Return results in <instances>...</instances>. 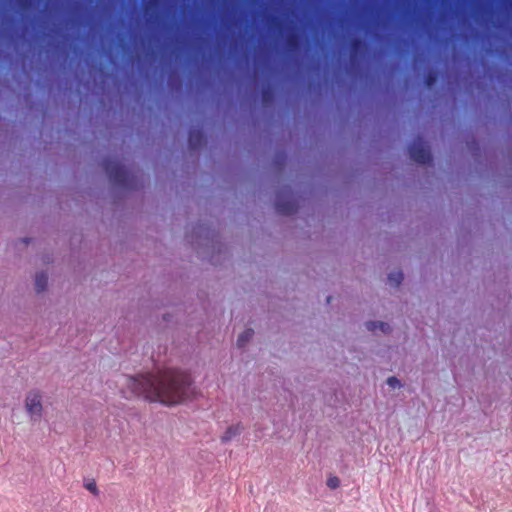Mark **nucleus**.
Masks as SVG:
<instances>
[{
  "label": "nucleus",
  "mask_w": 512,
  "mask_h": 512,
  "mask_svg": "<svg viewBox=\"0 0 512 512\" xmlns=\"http://www.w3.org/2000/svg\"><path fill=\"white\" fill-rule=\"evenodd\" d=\"M191 385L190 375L175 369L138 376L123 375L118 380V386L125 398L142 396L146 400L167 406L187 400L192 392Z\"/></svg>",
  "instance_id": "1"
},
{
  "label": "nucleus",
  "mask_w": 512,
  "mask_h": 512,
  "mask_svg": "<svg viewBox=\"0 0 512 512\" xmlns=\"http://www.w3.org/2000/svg\"><path fill=\"white\" fill-rule=\"evenodd\" d=\"M274 207L276 212L282 216H291L298 212L299 203L289 184L282 185L276 190Z\"/></svg>",
  "instance_id": "2"
},
{
  "label": "nucleus",
  "mask_w": 512,
  "mask_h": 512,
  "mask_svg": "<svg viewBox=\"0 0 512 512\" xmlns=\"http://www.w3.org/2000/svg\"><path fill=\"white\" fill-rule=\"evenodd\" d=\"M409 157L412 161L420 165H432L433 154L427 141L421 136L413 140L408 146Z\"/></svg>",
  "instance_id": "3"
},
{
  "label": "nucleus",
  "mask_w": 512,
  "mask_h": 512,
  "mask_svg": "<svg viewBox=\"0 0 512 512\" xmlns=\"http://www.w3.org/2000/svg\"><path fill=\"white\" fill-rule=\"evenodd\" d=\"M104 167L111 182L119 186L127 185V171L118 161L107 160L104 163Z\"/></svg>",
  "instance_id": "4"
},
{
  "label": "nucleus",
  "mask_w": 512,
  "mask_h": 512,
  "mask_svg": "<svg viewBox=\"0 0 512 512\" xmlns=\"http://www.w3.org/2000/svg\"><path fill=\"white\" fill-rule=\"evenodd\" d=\"M25 408L33 421H38L42 416V395L39 391H29L25 398Z\"/></svg>",
  "instance_id": "5"
},
{
  "label": "nucleus",
  "mask_w": 512,
  "mask_h": 512,
  "mask_svg": "<svg viewBox=\"0 0 512 512\" xmlns=\"http://www.w3.org/2000/svg\"><path fill=\"white\" fill-rule=\"evenodd\" d=\"M288 155L285 150H276L272 157V166L277 174H283L287 164Z\"/></svg>",
  "instance_id": "6"
},
{
  "label": "nucleus",
  "mask_w": 512,
  "mask_h": 512,
  "mask_svg": "<svg viewBox=\"0 0 512 512\" xmlns=\"http://www.w3.org/2000/svg\"><path fill=\"white\" fill-rule=\"evenodd\" d=\"M48 285V275L46 272L41 271L35 275V290L41 293L46 290Z\"/></svg>",
  "instance_id": "7"
},
{
  "label": "nucleus",
  "mask_w": 512,
  "mask_h": 512,
  "mask_svg": "<svg viewBox=\"0 0 512 512\" xmlns=\"http://www.w3.org/2000/svg\"><path fill=\"white\" fill-rule=\"evenodd\" d=\"M440 72L434 68L429 69L424 77V86L431 89L437 82Z\"/></svg>",
  "instance_id": "8"
},
{
  "label": "nucleus",
  "mask_w": 512,
  "mask_h": 512,
  "mask_svg": "<svg viewBox=\"0 0 512 512\" xmlns=\"http://www.w3.org/2000/svg\"><path fill=\"white\" fill-rule=\"evenodd\" d=\"M261 94H262L263 105H265V106L269 105L270 103H272V101L274 100V96H275L273 86L270 84L265 85L262 89Z\"/></svg>",
  "instance_id": "9"
},
{
  "label": "nucleus",
  "mask_w": 512,
  "mask_h": 512,
  "mask_svg": "<svg viewBox=\"0 0 512 512\" xmlns=\"http://www.w3.org/2000/svg\"><path fill=\"white\" fill-rule=\"evenodd\" d=\"M466 147L474 157L481 155V146L475 137H472L466 141Z\"/></svg>",
  "instance_id": "10"
},
{
  "label": "nucleus",
  "mask_w": 512,
  "mask_h": 512,
  "mask_svg": "<svg viewBox=\"0 0 512 512\" xmlns=\"http://www.w3.org/2000/svg\"><path fill=\"white\" fill-rule=\"evenodd\" d=\"M253 334H254V331L251 328H248V329L244 330L238 336L237 346L240 347V348L244 347L250 341V339L252 338Z\"/></svg>",
  "instance_id": "11"
},
{
  "label": "nucleus",
  "mask_w": 512,
  "mask_h": 512,
  "mask_svg": "<svg viewBox=\"0 0 512 512\" xmlns=\"http://www.w3.org/2000/svg\"><path fill=\"white\" fill-rule=\"evenodd\" d=\"M404 279L402 271L391 272L388 274V280L391 284L398 287Z\"/></svg>",
  "instance_id": "12"
},
{
  "label": "nucleus",
  "mask_w": 512,
  "mask_h": 512,
  "mask_svg": "<svg viewBox=\"0 0 512 512\" xmlns=\"http://www.w3.org/2000/svg\"><path fill=\"white\" fill-rule=\"evenodd\" d=\"M350 74L353 75L354 77H359V78H364V77L368 76V74L364 71L362 66L355 65L354 60H352Z\"/></svg>",
  "instance_id": "13"
},
{
  "label": "nucleus",
  "mask_w": 512,
  "mask_h": 512,
  "mask_svg": "<svg viewBox=\"0 0 512 512\" xmlns=\"http://www.w3.org/2000/svg\"><path fill=\"white\" fill-rule=\"evenodd\" d=\"M202 142V135L200 132L192 131L189 135V144L191 147H197Z\"/></svg>",
  "instance_id": "14"
},
{
  "label": "nucleus",
  "mask_w": 512,
  "mask_h": 512,
  "mask_svg": "<svg viewBox=\"0 0 512 512\" xmlns=\"http://www.w3.org/2000/svg\"><path fill=\"white\" fill-rule=\"evenodd\" d=\"M326 484L332 490L337 489L340 486V479L335 475H331L328 477Z\"/></svg>",
  "instance_id": "15"
},
{
  "label": "nucleus",
  "mask_w": 512,
  "mask_h": 512,
  "mask_svg": "<svg viewBox=\"0 0 512 512\" xmlns=\"http://www.w3.org/2000/svg\"><path fill=\"white\" fill-rule=\"evenodd\" d=\"M240 433L239 426H229L226 428V441Z\"/></svg>",
  "instance_id": "16"
},
{
  "label": "nucleus",
  "mask_w": 512,
  "mask_h": 512,
  "mask_svg": "<svg viewBox=\"0 0 512 512\" xmlns=\"http://www.w3.org/2000/svg\"><path fill=\"white\" fill-rule=\"evenodd\" d=\"M386 382L392 388H400L402 386L401 381L396 376L388 377Z\"/></svg>",
  "instance_id": "17"
},
{
  "label": "nucleus",
  "mask_w": 512,
  "mask_h": 512,
  "mask_svg": "<svg viewBox=\"0 0 512 512\" xmlns=\"http://www.w3.org/2000/svg\"><path fill=\"white\" fill-rule=\"evenodd\" d=\"M228 38V0H226V39ZM228 64V43L226 42V65ZM228 67L226 66V72Z\"/></svg>",
  "instance_id": "18"
},
{
  "label": "nucleus",
  "mask_w": 512,
  "mask_h": 512,
  "mask_svg": "<svg viewBox=\"0 0 512 512\" xmlns=\"http://www.w3.org/2000/svg\"><path fill=\"white\" fill-rule=\"evenodd\" d=\"M378 323H379V321L370 320L365 323V326H366L367 330L374 332L375 330L378 329V326H379Z\"/></svg>",
  "instance_id": "19"
},
{
  "label": "nucleus",
  "mask_w": 512,
  "mask_h": 512,
  "mask_svg": "<svg viewBox=\"0 0 512 512\" xmlns=\"http://www.w3.org/2000/svg\"><path fill=\"white\" fill-rule=\"evenodd\" d=\"M378 325H379L378 329H380L384 333H388L391 330L390 325L388 323H386V322L379 321Z\"/></svg>",
  "instance_id": "20"
},
{
  "label": "nucleus",
  "mask_w": 512,
  "mask_h": 512,
  "mask_svg": "<svg viewBox=\"0 0 512 512\" xmlns=\"http://www.w3.org/2000/svg\"><path fill=\"white\" fill-rule=\"evenodd\" d=\"M86 489L89 490L93 494L98 493V488L95 482H89L85 485Z\"/></svg>",
  "instance_id": "21"
},
{
  "label": "nucleus",
  "mask_w": 512,
  "mask_h": 512,
  "mask_svg": "<svg viewBox=\"0 0 512 512\" xmlns=\"http://www.w3.org/2000/svg\"><path fill=\"white\" fill-rule=\"evenodd\" d=\"M320 87H321L320 82H317V83H316L315 81H310V82L308 83V89H309V91H313V90H315L316 88H320Z\"/></svg>",
  "instance_id": "22"
},
{
  "label": "nucleus",
  "mask_w": 512,
  "mask_h": 512,
  "mask_svg": "<svg viewBox=\"0 0 512 512\" xmlns=\"http://www.w3.org/2000/svg\"><path fill=\"white\" fill-rule=\"evenodd\" d=\"M331 299H332V296H327V299H326L327 303H330Z\"/></svg>",
  "instance_id": "23"
}]
</instances>
